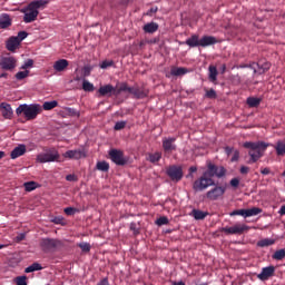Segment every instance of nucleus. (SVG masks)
<instances>
[{
  "label": "nucleus",
  "instance_id": "f257e3e1",
  "mask_svg": "<svg viewBox=\"0 0 285 285\" xmlns=\"http://www.w3.org/2000/svg\"><path fill=\"white\" fill-rule=\"evenodd\" d=\"M48 2L43 0H37L31 1L29 6L24 7L20 10L21 13H23V22L24 23H32L37 20V17L39 16L40 8H43Z\"/></svg>",
  "mask_w": 285,
  "mask_h": 285
},
{
  "label": "nucleus",
  "instance_id": "f03ea898",
  "mask_svg": "<svg viewBox=\"0 0 285 285\" xmlns=\"http://www.w3.org/2000/svg\"><path fill=\"white\" fill-rule=\"evenodd\" d=\"M243 148L249 150L248 156L250 163H257L258 159L264 157V153L268 148V144H265L264 141H245V144H243Z\"/></svg>",
  "mask_w": 285,
  "mask_h": 285
},
{
  "label": "nucleus",
  "instance_id": "7ed1b4c3",
  "mask_svg": "<svg viewBox=\"0 0 285 285\" xmlns=\"http://www.w3.org/2000/svg\"><path fill=\"white\" fill-rule=\"evenodd\" d=\"M42 112V107H40V105L37 104H31V105H20L18 106V108L14 110V114H17V116H21L23 114L24 119L27 120H33L37 118V116H39Z\"/></svg>",
  "mask_w": 285,
  "mask_h": 285
},
{
  "label": "nucleus",
  "instance_id": "20e7f679",
  "mask_svg": "<svg viewBox=\"0 0 285 285\" xmlns=\"http://www.w3.org/2000/svg\"><path fill=\"white\" fill-rule=\"evenodd\" d=\"M212 186H216V183L215 180H213V177L200 176L199 178L194 180L193 190L195 193H203Z\"/></svg>",
  "mask_w": 285,
  "mask_h": 285
},
{
  "label": "nucleus",
  "instance_id": "39448f33",
  "mask_svg": "<svg viewBox=\"0 0 285 285\" xmlns=\"http://www.w3.org/2000/svg\"><path fill=\"white\" fill-rule=\"evenodd\" d=\"M120 91L128 92L134 96V99H146L148 96V91L146 89H140L138 87H128V83L122 82L120 83Z\"/></svg>",
  "mask_w": 285,
  "mask_h": 285
},
{
  "label": "nucleus",
  "instance_id": "423d86ee",
  "mask_svg": "<svg viewBox=\"0 0 285 285\" xmlns=\"http://www.w3.org/2000/svg\"><path fill=\"white\" fill-rule=\"evenodd\" d=\"M226 176V169L225 167L222 166H216L213 163H207V170L203 173L202 177H216V178H222Z\"/></svg>",
  "mask_w": 285,
  "mask_h": 285
},
{
  "label": "nucleus",
  "instance_id": "0eeeda50",
  "mask_svg": "<svg viewBox=\"0 0 285 285\" xmlns=\"http://www.w3.org/2000/svg\"><path fill=\"white\" fill-rule=\"evenodd\" d=\"M121 95L120 85L116 88L110 83L101 86L98 89V97H119Z\"/></svg>",
  "mask_w": 285,
  "mask_h": 285
},
{
  "label": "nucleus",
  "instance_id": "6e6552de",
  "mask_svg": "<svg viewBox=\"0 0 285 285\" xmlns=\"http://www.w3.org/2000/svg\"><path fill=\"white\" fill-rule=\"evenodd\" d=\"M166 175L173 181H181L184 177L183 167L177 165H170L166 168Z\"/></svg>",
  "mask_w": 285,
  "mask_h": 285
},
{
  "label": "nucleus",
  "instance_id": "1a4fd4ad",
  "mask_svg": "<svg viewBox=\"0 0 285 285\" xmlns=\"http://www.w3.org/2000/svg\"><path fill=\"white\" fill-rule=\"evenodd\" d=\"M109 159L115 163L116 166L127 165V159L124 157V151L120 149H111L108 151Z\"/></svg>",
  "mask_w": 285,
  "mask_h": 285
},
{
  "label": "nucleus",
  "instance_id": "9d476101",
  "mask_svg": "<svg viewBox=\"0 0 285 285\" xmlns=\"http://www.w3.org/2000/svg\"><path fill=\"white\" fill-rule=\"evenodd\" d=\"M59 154L56 149H50L49 151L45 154H39L37 156V161L45 164V163H55L58 161Z\"/></svg>",
  "mask_w": 285,
  "mask_h": 285
},
{
  "label": "nucleus",
  "instance_id": "9b49d317",
  "mask_svg": "<svg viewBox=\"0 0 285 285\" xmlns=\"http://www.w3.org/2000/svg\"><path fill=\"white\" fill-rule=\"evenodd\" d=\"M225 193H226L225 186H215V188L207 190L206 198L209 199L210 202H216L219 198H222L223 195H225Z\"/></svg>",
  "mask_w": 285,
  "mask_h": 285
},
{
  "label": "nucleus",
  "instance_id": "f8f14e48",
  "mask_svg": "<svg viewBox=\"0 0 285 285\" xmlns=\"http://www.w3.org/2000/svg\"><path fill=\"white\" fill-rule=\"evenodd\" d=\"M248 232L247 225L236 224L234 227H222V233L226 235H243Z\"/></svg>",
  "mask_w": 285,
  "mask_h": 285
},
{
  "label": "nucleus",
  "instance_id": "ddd939ff",
  "mask_svg": "<svg viewBox=\"0 0 285 285\" xmlns=\"http://www.w3.org/2000/svg\"><path fill=\"white\" fill-rule=\"evenodd\" d=\"M0 67H1V70L12 71L17 67V59L13 57L1 58Z\"/></svg>",
  "mask_w": 285,
  "mask_h": 285
},
{
  "label": "nucleus",
  "instance_id": "4468645a",
  "mask_svg": "<svg viewBox=\"0 0 285 285\" xmlns=\"http://www.w3.org/2000/svg\"><path fill=\"white\" fill-rule=\"evenodd\" d=\"M176 138L175 137H166L163 139V149L164 153L170 154L177 150L176 146Z\"/></svg>",
  "mask_w": 285,
  "mask_h": 285
},
{
  "label": "nucleus",
  "instance_id": "2eb2a0df",
  "mask_svg": "<svg viewBox=\"0 0 285 285\" xmlns=\"http://www.w3.org/2000/svg\"><path fill=\"white\" fill-rule=\"evenodd\" d=\"M57 246H58V240L56 239L42 238V240H40V247L46 253L53 250Z\"/></svg>",
  "mask_w": 285,
  "mask_h": 285
},
{
  "label": "nucleus",
  "instance_id": "dca6fc26",
  "mask_svg": "<svg viewBox=\"0 0 285 285\" xmlns=\"http://www.w3.org/2000/svg\"><path fill=\"white\" fill-rule=\"evenodd\" d=\"M275 274V267L273 265L262 268L261 274H257V278L262 282L268 281Z\"/></svg>",
  "mask_w": 285,
  "mask_h": 285
},
{
  "label": "nucleus",
  "instance_id": "f3484780",
  "mask_svg": "<svg viewBox=\"0 0 285 285\" xmlns=\"http://www.w3.org/2000/svg\"><path fill=\"white\" fill-rule=\"evenodd\" d=\"M0 111H1V116H3L4 119H12L13 110L11 105L7 102H1Z\"/></svg>",
  "mask_w": 285,
  "mask_h": 285
},
{
  "label": "nucleus",
  "instance_id": "a211bd4d",
  "mask_svg": "<svg viewBox=\"0 0 285 285\" xmlns=\"http://www.w3.org/2000/svg\"><path fill=\"white\" fill-rule=\"evenodd\" d=\"M27 153L26 145H18L17 147L11 150L10 158L16 160L17 158L22 157Z\"/></svg>",
  "mask_w": 285,
  "mask_h": 285
},
{
  "label": "nucleus",
  "instance_id": "6ab92c4d",
  "mask_svg": "<svg viewBox=\"0 0 285 285\" xmlns=\"http://www.w3.org/2000/svg\"><path fill=\"white\" fill-rule=\"evenodd\" d=\"M20 42H22V40H19V38L17 37H10L7 40V50L10 52H16V50L19 48Z\"/></svg>",
  "mask_w": 285,
  "mask_h": 285
},
{
  "label": "nucleus",
  "instance_id": "aec40b11",
  "mask_svg": "<svg viewBox=\"0 0 285 285\" xmlns=\"http://www.w3.org/2000/svg\"><path fill=\"white\" fill-rule=\"evenodd\" d=\"M216 43H218V40L214 36H203V38H200V47L203 48L210 47Z\"/></svg>",
  "mask_w": 285,
  "mask_h": 285
},
{
  "label": "nucleus",
  "instance_id": "412c9836",
  "mask_svg": "<svg viewBox=\"0 0 285 285\" xmlns=\"http://www.w3.org/2000/svg\"><path fill=\"white\" fill-rule=\"evenodd\" d=\"M191 70L184 67H173L170 69V76L173 77H183L184 75H188Z\"/></svg>",
  "mask_w": 285,
  "mask_h": 285
},
{
  "label": "nucleus",
  "instance_id": "4be33fe9",
  "mask_svg": "<svg viewBox=\"0 0 285 285\" xmlns=\"http://www.w3.org/2000/svg\"><path fill=\"white\" fill-rule=\"evenodd\" d=\"M12 26V19L9 14L3 13L0 16V28L6 30L7 28H10Z\"/></svg>",
  "mask_w": 285,
  "mask_h": 285
},
{
  "label": "nucleus",
  "instance_id": "5701e85b",
  "mask_svg": "<svg viewBox=\"0 0 285 285\" xmlns=\"http://www.w3.org/2000/svg\"><path fill=\"white\" fill-rule=\"evenodd\" d=\"M68 66H69L68 60L60 59L53 62V70H56L57 72H62L66 70V68H68Z\"/></svg>",
  "mask_w": 285,
  "mask_h": 285
},
{
  "label": "nucleus",
  "instance_id": "b1692460",
  "mask_svg": "<svg viewBox=\"0 0 285 285\" xmlns=\"http://www.w3.org/2000/svg\"><path fill=\"white\" fill-rule=\"evenodd\" d=\"M185 45L189 46V48L200 47V39L198 35H193L190 38H187Z\"/></svg>",
  "mask_w": 285,
  "mask_h": 285
},
{
  "label": "nucleus",
  "instance_id": "393cba45",
  "mask_svg": "<svg viewBox=\"0 0 285 285\" xmlns=\"http://www.w3.org/2000/svg\"><path fill=\"white\" fill-rule=\"evenodd\" d=\"M142 30L145 33L154 35L155 32H157V30H159V24H157L156 22H150L145 24Z\"/></svg>",
  "mask_w": 285,
  "mask_h": 285
},
{
  "label": "nucleus",
  "instance_id": "a878e982",
  "mask_svg": "<svg viewBox=\"0 0 285 285\" xmlns=\"http://www.w3.org/2000/svg\"><path fill=\"white\" fill-rule=\"evenodd\" d=\"M190 216H193L196 220H204L208 216V212L193 209V212H190Z\"/></svg>",
  "mask_w": 285,
  "mask_h": 285
},
{
  "label": "nucleus",
  "instance_id": "bb28decb",
  "mask_svg": "<svg viewBox=\"0 0 285 285\" xmlns=\"http://www.w3.org/2000/svg\"><path fill=\"white\" fill-rule=\"evenodd\" d=\"M161 158H163V153L155 151L154 154H148L147 160L153 165H157V163H159Z\"/></svg>",
  "mask_w": 285,
  "mask_h": 285
},
{
  "label": "nucleus",
  "instance_id": "cd10ccee",
  "mask_svg": "<svg viewBox=\"0 0 285 285\" xmlns=\"http://www.w3.org/2000/svg\"><path fill=\"white\" fill-rule=\"evenodd\" d=\"M96 170L108 173L110 170V164H108L106 160L96 163Z\"/></svg>",
  "mask_w": 285,
  "mask_h": 285
},
{
  "label": "nucleus",
  "instance_id": "c85d7f7f",
  "mask_svg": "<svg viewBox=\"0 0 285 285\" xmlns=\"http://www.w3.org/2000/svg\"><path fill=\"white\" fill-rule=\"evenodd\" d=\"M274 244H275V240L273 238H264L257 242V247L266 248L268 246H273Z\"/></svg>",
  "mask_w": 285,
  "mask_h": 285
},
{
  "label": "nucleus",
  "instance_id": "c756f323",
  "mask_svg": "<svg viewBox=\"0 0 285 285\" xmlns=\"http://www.w3.org/2000/svg\"><path fill=\"white\" fill-rule=\"evenodd\" d=\"M274 149H275V153H277L278 157H283L285 155V142L284 141H277Z\"/></svg>",
  "mask_w": 285,
  "mask_h": 285
},
{
  "label": "nucleus",
  "instance_id": "7c9ffc66",
  "mask_svg": "<svg viewBox=\"0 0 285 285\" xmlns=\"http://www.w3.org/2000/svg\"><path fill=\"white\" fill-rule=\"evenodd\" d=\"M262 209L259 207H252L249 209H245V218L261 215Z\"/></svg>",
  "mask_w": 285,
  "mask_h": 285
},
{
  "label": "nucleus",
  "instance_id": "2f4dec72",
  "mask_svg": "<svg viewBox=\"0 0 285 285\" xmlns=\"http://www.w3.org/2000/svg\"><path fill=\"white\" fill-rule=\"evenodd\" d=\"M39 271H42V265H40L38 263H33L29 267L24 268L26 274L36 273V272H39Z\"/></svg>",
  "mask_w": 285,
  "mask_h": 285
},
{
  "label": "nucleus",
  "instance_id": "473e14b6",
  "mask_svg": "<svg viewBox=\"0 0 285 285\" xmlns=\"http://www.w3.org/2000/svg\"><path fill=\"white\" fill-rule=\"evenodd\" d=\"M56 107H58V101L57 100L46 101V102H43L42 106H40V108H42L46 111L53 110Z\"/></svg>",
  "mask_w": 285,
  "mask_h": 285
},
{
  "label": "nucleus",
  "instance_id": "72a5a7b5",
  "mask_svg": "<svg viewBox=\"0 0 285 285\" xmlns=\"http://www.w3.org/2000/svg\"><path fill=\"white\" fill-rule=\"evenodd\" d=\"M285 258V249L281 248L278 250H275V253L272 255V259L282 262Z\"/></svg>",
  "mask_w": 285,
  "mask_h": 285
},
{
  "label": "nucleus",
  "instance_id": "f704fd0d",
  "mask_svg": "<svg viewBox=\"0 0 285 285\" xmlns=\"http://www.w3.org/2000/svg\"><path fill=\"white\" fill-rule=\"evenodd\" d=\"M262 102L261 98H255V97H248L247 98V105L249 108H257Z\"/></svg>",
  "mask_w": 285,
  "mask_h": 285
},
{
  "label": "nucleus",
  "instance_id": "c9c22d12",
  "mask_svg": "<svg viewBox=\"0 0 285 285\" xmlns=\"http://www.w3.org/2000/svg\"><path fill=\"white\" fill-rule=\"evenodd\" d=\"M82 90H85V92H94L95 86L85 79L82 80Z\"/></svg>",
  "mask_w": 285,
  "mask_h": 285
},
{
  "label": "nucleus",
  "instance_id": "e433bc0d",
  "mask_svg": "<svg viewBox=\"0 0 285 285\" xmlns=\"http://www.w3.org/2000/svg\"><path fill=\"white\" fill-rule=\"evenodd\" d=\"M208 70H209V81L215 82L216 77L218 76V70L214 66H209Z\"/></svg>",
  "mask_w": 285,
  "mask_h": 285
},
{
  "label": "nucleus",
  "instance_id": "4c0bfd02",
  "mask_svg": "<svg viewBox=\"0 0 285 285\" xmlns=\"http://www.w3.org/2000/svg\"><path fill=\"white\" fill-rule=\"evenodd\" d=\"M29 73H30L29 70L18 71L17 75H14V79H17L18 81H22V80H24L27 77H29Z\"/></svg>",
  "mask_w": 285,
  "mask_h": 285
},
{
  "label": "nucleus",
  "instance_id": "58836bf2",
  "mask_svg": "<svg viewBox=\"0 0 285 285\" xmlns=\"http://www.w3.org/2000/svg\"><path fill=\"white\" fill-rule=\"evenodd\" d=\"M86 157V154H85V150L83 149H76L72 151V158L73 159H81V158H85Z\"/></svg>",
  "mask_w": 285,
  "mask_h": 285
},
{
  "label": "nucleus",
  "instance_id": "ea45409f",
  "mask_svg": "<svg viewBox=\"0 0 285 285\" xmlns=\"http://www.w3.org/2000/svg\"><path fill=\"white\" fill-rule=\"evenodd\" d=\"M23 187H24V190H26L27 193H30V191H32V190H36V188H37V183H35V181L24 183V184H23Z\"/></svg>",
  "mask_w": 285,
  "mask_h": 285
},
{
  "label": "nucleus",
  "instance_id": "a19ab883",
  "mask_svg": "<svg viewBox=\"0 0 285 285\" xmlns=\"http://www.w3.org/2000/svg\"><path fill=\"white\" fill-rule=\"evenodd\" d=\"M155 224H157V226L168 225L169 219L166 216H160L157 218V220H155Z\"/></svg>",
  "mask_w": 285,
  "mask_h": 285
},
{
  "label": "nucleus",
  "instance_id": "79ce46f5",
  "mask_svg": "<svg viewBox=\"0 0 285 285\" xmlns=\"http://www.w3.org/2000/svg\"><path fill=\"white\" fill-rule=\"evenodd\" d=\"M115 66L114 60H105L101 62V65H99V68H101L102 70L107 69V68H111Z\"/></svg>",
  "mask_w": 285,
  "mask_h": 285
},
{
  "label": "nucleus",
  "instance_id": "37998d69",
  "mask_svg": "<svg viewBox=\"0 0 285 285\" xmlns=\"http://www.w3.org/2000/svg\"><path fill=\"white\" fill-rule=\"evenodd\" d=\"M78 247L81 248L82 253H89L91 250V245L88 243H79Z\"/></svg>",
  "mask_w": 285,
  "mask_h": 285
},
{
  "label": "nucleus",
  "instance_id": "c03bdc74",
  "mask_svg": "<svg viewBox=\"0 0 285 285\" xmlns=\"http://www.w3.org/2000/svg\"><path fill=\"white\" fill-rule=\"evenodd\" d=\"M127 126V121H119V122H116L115 124V127H114V129L116 130V131H120V130H124V128Z\"/></svg>",
  "mask_w": 285,
  "mask_h": 285
},
{
  "label": "nucleus",
  "instance_id": "a18cd8bd",
  "mask_svg": "<svg viewBox=\"0 0 285 285\" xmlns=\"http://www.w3.org/2000/svg\"><path fill=\"white\" fill-rule=\"evenodd\" d=\"M205 97L207 99H216V91H215V89H207L206 94H205Z\"/></svg>",
  "mask_w": 285,
  "mask_h": 285
},
{
  "label": "nucleus",
  "instance_id": "49530a36",
  "mask_svg": "<svg viewBox=\"0 0 285 285\" xmlns=\"http://www.w3.org/2000/svg\"><path fill=\"white\" fill-rule=\"evenodd\" d=\"M14 283H17V285H27V276H18L14 278Z\"/></svg>",
  "mask_w": 285,
  "mask_h": 285
},
{
  "label": "nucleus",
  "instance_id": "de8ad7c7",
  "mask_svg": "<svg viewBox=\"0 0 285 285\" xmlns=\"http://www.w3.org/2000/svg\"><path fill=\"white\" fill-rule=\"evenodd\" d=\"M245 213H246L245 209H235L229 214V216H243V217H245Z\"/></svg>",
  "mask_w": 285,
  "mask_h": 285
},
{
  "label": "nucleus",
  "instance_id": "09e8293b",
  "mask_svg": "<svg viewBox=\"0 0 285 285\" xmlns=\"http://www.w3.org/2000/svg\"><path fill=\"white\" fill-rule=\"evenodd\" d=\"M32 66H33V60L32 59H29V60H27V62H24L22 66H21V70H27V69H29V68H32Z\"/></svg>",
  "mask_w": 285,
  "mask_h": 285
},
{
  "label": "nucleus",
  "instance_id": "8fccbe9b",
  "mask_svg": "<svg viewBox=\"0 0 285 285\" xmlns=\"http://www.w3.org/2000/svg\"><path fill=\"white\" fill-rule=\"evenodd\" d=\"M28 36H29V33H27V31H20V32H18L17 39H18L19 41H23V40L27 39Z\"/></svg>",
  "mask_w": 285,
  "mask_h": 285
},
{
  "label": "nucleus",
  "instance_id": "3c124183",
  "mask_svg": "<svg viewBox=\"0 0 285 285\" xmlns=\"http://www.w3.org/2000/svg\"><path fill=\"white\" fill-rule=\"evenodd\" d=\"M239 185H240V180L238 178H234L229 180V186H232L233 188H238Z\"/></svg>",
  "mask_w": 285,
  "mask_h": 285
},
{
  "label": "nucleus",
  "instance_id": "603ef678",
  "mask_svg": "<svg viewBox=\"0 0 285 285\" xmlns=\"http://www.w3.org/2000/svg\"><path fill=\"white\" fill-rule=\"evenodd\" d=\"M238 158H240V151L238 150L233 151L232 163H237Z\"/></svg>",
  "mask_w": 285,
  "mask_h": 285
},
{
  "label": "nucleus",
  "instance_id": "864d4df0",
  "mask_svg": "<svg viewBox=\"0 0 285 285\" xmlns=\"http://www.w3.org/2000/svg\"><path fill=\"white\" fill-rule=\"evenodd\" d=\"M91 67L86 66L85 68H82V76L85 77H89V75L91 73Z\"/></svg>",
  "mask_w": 285,
  "mask_h": 285
},
{
  "label": "nucleus",
  "instance_id": "5fc2aeb1",
  "mask_svg": "<svg viewBox=\"0 0 285 285\" xmlns=\"http://www.w3.org/2000/svg\"><path fill=\"white\" fill-rule=\"evenodd\" d=\"M130 230L134 232L135 235L139 234V229H137V225L135 223H130Z\"/></svg>",
  "mask_w": 285,
  "mask_h": 285
},
{
  "label": "nucleus",
  "instance_id": "6e6d98bb",
  "mask_svg": "<svg viewBox=\"0 0 285 285\" xmlns=\"http://www.w3.org/2000/svg\"><path fill=\"white\" fill-rule=\"evenodd\" d=\"M249 171V168L247 166H242V168H239V174L242 175H247Z\"/></svg>",
  "mask_w": 285,
  "mask_h": 285
},
{
  "label": "nucleus",
  "instance_id": "4d7b16f0",
  "mask_svg": "<svg viewBox=\"0 0 285 285\" xmlns=\"http://www.w3.org/2000/svg\"><path fill=\"white\" fill-rule=\"evenodd\" d=\"M96 285H110V282H108V278L105 277V278H102L101 281H99V283L96 284Z\"/></svg>",
  "mask_w": 285,
  "mask_h": 285
},
{
  "label": "nucleus",
  "instance_id": "13d9d810",
  "mask_svg": "<svg viewBox=\"0 0 285 285\" xmlns=\"http://www.w3.org/2000/svg\"><path fill=\"white\" fill-rule=\"evenodd\" d=\"M261 174L264 176H268L271 174V169L269 168H262Z\"/></svg>",
  "mask_w": 285,
  "mask_h": 285
},
{
  "label": "nucleus",
  "instance_id": "bf43d9fd",
  "mask_svg": "<svg viewBox=\"0 0 285 285\" xmlns=\"http://www.w3.org/2000/svg\"><path fill=\"white\" fill-rule=\"evenodd\" d=\"M269 69H271V63H268V62H265V63L262 66L263 72H266V71L269 70Z\"/></svg>",
  "mask_w": 285,
  "mask_h": 285
},
{
  "label": "nucleus",
  "instance_id": "052dcab7",
  "mask_svg": "<svg viewBox=\"0 0 285 285\" xmlns=\"http://www.w3.org/2000/svg\"><path fill=\"white\" fill-rule=\"evenodd\" d=\"M232 153H234V148H232V147H225V154H226L227 156H230Z\"/></svg>",
  "mask_w": 285,
  "mask_h": 285
},
{
  "label": "nucleus",
  "instance_id": "680f3d73",
  "mask_svg": "<svg viewBox=\"0 0 285 285\" xmlns=\"http://www.w3.org/2000/svg\"><path fill=\"white\" fill-rule=\"evenodd\" d=\"M63 213H66L67 216H71L72 215V207H67L66 209H63Z\"/></svg>",
  "mask_w": 285,
  "mask_h": 285
},
{
  "label": "nucleus",
  "instance_id": "e2e57ef3",
  "mask_svg": "<svg viewBox=\"0 0 285 285\" xmlns=\"http://www.w3.org/2000/svg\"><path fill=\"white\" fill-rule=\"evenodd\" d=\"M53 223H56L57 225H65V220L62 218H55Z\"/></svg>",
  "mask_w": 285,
  "mask_h": 285
},
{
  "label": "nucleus",
  "instance_id": "0e129e2a",
  "mask_svg": "<svg viewBox=\"0 0 285 285\" xmlns=\"http://www.w3.org/2000/svg\"><path fill=\"white\" fill-rule=\"evenodd\" d=\"M16 239L17 242H22L23 239H26V234H18Z\"/></svg>",
  "mask_w": 285,
  "mask_h": 285
},
{
  "label": "nucleus",
  "instance_id": "69168bd1",
  "mask_svg": "<svg viewBox=\"0 0 285 285\" xmlns=\"http://www.w3.org/2000/svg\"><path fill=\"white\" fill-rule=\"evenodd\" d=\"M157 10H158L157 7L150 8V9L148 10L147 14H148V16H153L154 13L157 12Z\"/></svg>",
  "mask_w": 285,
  "mask_h": 285
},
{
  "label": "nucleus",
  "instance_id": "338daca9",
  "mask_svg": "<svg viewBox=\"0 0 285 285\" xmlns=\"http://www.w3.org/2000/svg\"><path fill=\"white\" fill-rule=\"evenodd\" d=\"M278 215L285 216V205H282L281 209H278Z\"/></svg>",
  "mask_w": 285,
  "mask_h": 285
},
{
  "label": "nucleus",
  "instance_id": "774afa93",
  "mask_svg": "<svg viewBox=\"0 0 285 285\" xmlns=\"http://www.w3.org/2000/svg\"><path fill=\"white\" fill-rule=\"evenodd\" d=\"M171 285H186L183 281L180 282H174Z\"/></svg>",
  "mask_w": 285,
  "mask_h": 285
}]
</instances>
